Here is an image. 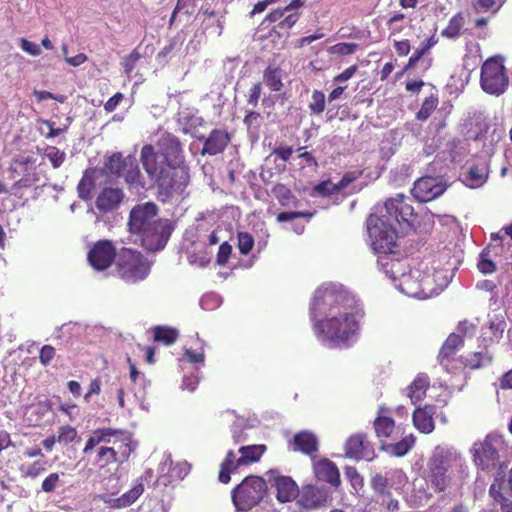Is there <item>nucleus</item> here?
Here are the masks:
<instances>
[{
  "mask_svg": "<svg viewBox=\"0 0 512 512\" xmlns=\"http://www.w3.org/2000/svg\"><path fill=\"white\" fill-rule=\"evenodd\" d=\"M275 196L279 199L281 204L287 205L290 199V191L284 185H278L273 190Z\"/></svg>",
  "mask_w": 512,
  "mask_h": 512,
  "instance_id": "obj_64",
  "label": "nucleus"
},
{
  "mask_svg": "<svg viewBox=\"0 0 512 512\" xmlns=\"http://www.w3.org/2000/svg\"><path fill=\"white\" fill-rule=\"evenodd\" d=\"M118 276L127 283L144 280L150 271V264L141 253L122 249L116 258Z\"/></svg>",
  "mask_w": 512,
  "mask_h": 512,
  "instance_id": "obj_11",
  "label": "nucleus"
},
{
  "mask_svg": "<svg viewBox=\"0 0 512 512\" xmlns=\"http://www.w3.org/2000/svg\"><path fill=\"white\" fill-rule=\"evenodd\" d=\"M221 300L215 294L204 295L200 300V305L204 310H213L220 306Z\"/></svg>",
  "mask_w": 512,
  "mask_h": 512,
  "instance_id": "obj_58",
  "label": "nucleus"
},
{
  "mask_svg": "<svg viewBox=\"0 0 512 512\" xmlns=\"http://www.w3.org/2000/svg\"><path fill=\"white\" fill-rule=\"evenodd\" d=\"M266 489L264 479L248 476L233 490L232 501L238 510L248 511L262 500Z\"/></svg>",
  "mask_w": 512,
  "mask_h": 512,
  "instance_id": "obj_12",
  "label": "nucleus"
},
{
  "mask_svg": "<svg viewBox=\"0 0 512 512\" xmlns=\"http://www.w3.org/2000/svg\"><path fill=\"white\" fill-rule=\"evenodd\" d=\"M404 198L403 194H397L388 199L367 219L368 234L376 253H396L398 235L395 226L413 215L412 206L405 203Z\"/></svg>",
  "mask_w": 512,
  "mask_h": 512,
  "instance_id": "obj_3",
  "label": "nucleus"
},
{
  "mask_svg": "<svg viewBox=\"0 0 512 512\" xmlns=\"http://www.w3.org/2000/svg\"><path fill=\"white\" fill-rule=\"evenodd\" d=\"M144 487L142 484H136L128 492L124 493L121 497L110 499L107 501L114 508H124L134 503L139 496L143 493Z\"/></svg>",
  "mask_w": 512,
  "mask_h": 512,
  "instance_id": "obj_31",
  "label": "nucleus"
},
{
  "mask_svg": "<svg viewBox=\"0 0 512 512\" xmlns=\"http://www.w3.org/2000/svg\"><path fill=\"white\" fill-rule=\"evenodd\" d=\"M487 177V166L485 163H480L469 168L463 178V183L470 188H479L487 181Z\"/></svg>",
  "mask_w": 512,
  "mask_h": 512,
  "instance_id": "obj_27",
  "label": "nucleus"
},
{
  "mask_svg": "<svg viewBox=\"0 0 512 512\" xmlns=\"http://www.w3.org/2000/svg\"><path fill=\"white\" fill-rule=\"evenodd\" d=\"M491 356L487 351L475 352L465 358V365L471 369H478L491 362Z\"/></svg>",
  "mask_w": 512,
  "mask_h": 512,
  "instance_id": "obj_38",
  "label": "nucleus"
},
{
  "mask_svg": "<svg viewBox=\"0 0 512 512\" xmlns=\"http://www.w3.org/2000/svg\"><path fill=\"white\" fill-rule=\"evenodd\" d=\"M178 123L184 133H190L194 128L202 124V119L189 111H183L179 114Z\"/></svg>",
  "mask_w": 512,
  "mask_h": 512,
  "instance_id": "obj_37",
  "label": "nucleus"
},
{
  "mask_svg": "<svg viewBox=\"0 0 512 512\" xmlns=\"http://www.w3.org/2000/svg\"><path fill=\"white\" fill-rule=\"evenodd\" d=\"M153 335L155 341L171 345L178 338V331L167 326H157L153 329Z\"/></svg>",
  "mask_w": 512,
  "mask_h": 512,
  "instance_id": "obj_34",
  "label": "nucleus"
},
{
  "mask_svg": "<svg viewBox=\"0 0 512 512\" xmlns=\"http://www.w3.org/2000/svg\"><path fill=\"white\" fill-rule=\"evenodd\" d=\"M467 476V465L462 455L453 447L437 446L428 461V479L434 492L459 486Z\"/></svg>",
  "mask_w": 512,
  "mask_h": 512,
  "instance_id": "obj_4",
  "label": "nucleus"
},
{
  "mask_svg": "<svg viewBox=\"0 0 512 512\" xmlns=\"http://www.w3.org/2000/svg\"><path fill=\"white\" fill-rule=\"evenodd\" d=\"M141 56L137 49L133 50L129 55L123 58L122 66L124 69V72L127 75H130V73L134 70L136 64L140 60Z\"/></svg>",
  "mask_w": 512,
  "mask_h": 512,
  "instance_id": "obj_53",
  "label": "nucleus"
},
{
  "mask_svg": "<svg viewBox=\"0 0 512 512\" xmlns=\"http://www.w3.org/2000/svg\"><path fill=\"white\" fill-rule=\"evenodd\" d=\"M490 496L494 501L496 512H512V502L506 499L501 493L496 484L490 487Z\"/></svg>",
  "mask_w": 512,
  "mask_h": 512,
  "instance_id": "obj_35",
  "label": "nucleus"
},
{
  "mask_svg": "<svg viewBox=\"0 0 512 512\" xmlns=\"http://www.w3.org/2000/svg\"><path fill=\"white\" fill-rule=\"evenodd\" d=\"M40 123L48 129L47 133H44L43 130L41 129V133L44 134L45 137L49 139V138L56 137V136L60 135L61 133H63L64 131H66L70 125V119L67 118V123L61 128L54 127V122H52L50 120H41Z\"/></svg>",
  "mask_w": 512,
  "mask_h": 512,
  "instance_id": "obj_51",
  "label": "nucleus"
},
{
  "mask_svg": "<svg viewBox=\"0 0 512 512\" xmlns=\"http://www.w3.org/2000/svg\"><path fill=\"white\" fill-rule=\"evenodd\" d=\"M160 479L166 485L175 480L183 479L190 471V464L186 461L174 463L170 456H167L160 464Z\"/></svg>",
  "mask_w": 512,
  "mask_h": 512,
  "instance_id": "obj_20",
  "label": "nucleus"
},
{
  "mask_svg": "<svg viewBox=\"0 0 512 512\" xmlns=\"http://www.w3.org/2000/svg\"><path fill=\"white\" fill-rule=\"evenodd\" d=\"M328 498L329 493L325 487L306 485L299 491L298 503L303 508L316 509L323 506Z\"/></svg>",
  "mask_w": 512,
  "mask_h": 512,
  "instance_id": "obj_18",
  "label": "nucleus"
},
{
  "mask_svg": "<svg viewBox=\"0 0 512 512\" xmlns=\"http://www.w3.org/2000/svg\"><path fill=\"white\" fill-rule=\"evenodd\" d=\"M480 84L482 89L491 95L499 96L507 90L509 78L501 57H491L484 62Z\"/></svg>",
  "mask_w": 512,
  "mask_h": 512,
  "instance_id": "obj_13",
  "label": "nucleus"
},
{
  "mask_svg": "<svg viewBox=\"0 0 512 512\" xmlns=\"http://www.w3.org/2000/svg\"><path fill=\"white\" fill-rule=\"evenodd\" d=\"M461 344L462 338L459 335L454 333L450 334L440 350L439 357L441 358V361H443L445 358H449V356L452 355L455 349L458 348Z\"/></svg>",
  "mask_w": 512,
  "mask_h": 512,
  "instance_id": "obj_41",
  "label": "nucleus"
},
{
  "mask_svg": "<svg viewBox=\"0 0 512 512\" xmlns=\"http://www.w3.org/2000/svg\"><path fill=\"white\" fill-rule=\"evenodd\" d=\"M310 317L317 338L330 348L345 347L358 330L355 299L341 286L326 284L314 293Z\"/></svg>",
  "mask_w": 512,
  "mask_h": 512,
  "instance_id": "obj_1",
  "label": "nucleus"
},
{
  "mask_svg": "<svg viewBox=\"0 0 512 512\" xmlns=\"http://www.w3.org/2000/svg\"><path fill=\"white\" fill-rule=\"evenodd\" d=\"M265 451L266 446L262 444L241 446L237 452L229 450L221 463L218 476L219 481L227 484L231 479V473L238 471L242 467L258 462Z\"/></svg>",
  "mask_w": 512,
  "mask_h": 512,
  "instance_id": "obj_10",
  "label": "nucleus"
},
{
  "mask_svg": "<svg viewBox=\"0 0 512 512\" xmlns=\"http://www.w3.org/2000/svg\"><path fill=\"white\" fill-rule=\"evenodd\" d=\"M229 142L230 136L227 131L215 129L205 139L202 154L216 155L221 153Z\"/></svg>",
  "mask_w": 512,
  "mask_h": 512,
  "instance_id": "obj_23",
  "label": "nucleus"
},
{
  "mask_svg": "<svg viewBox=\"0 0 512 512\" xmlns=\"http://www.w3.org/2000/svg\"><path fill=\"white\" fill-rule=\"evenodd\" d=\"M314 473L319 480L338 485L340 474L334 463L328 459H320L314 462Z\"/></svg>",
  "mask_w": 512,
  "mask_h": 512,
  "instance_id": "obj_25",
  "label": "nucleus"
},
{
  "mask_svg": "<svg viewBox=\"0 0 512 512\" xmlns=\"http://www.w3.org/2000/svg\"><path fill=\"white\" fill-rule=\"evenodd\" d=\"M159 153H155L158 163L165 167L184 165V156L180 141L170 133H163L158 140Z\"/></svg>",
  "mask_w": 512,
  "mask_h": 512,
  "instance_id": "obj_14",
  "label": "nucleus"
},
{
  "mask_svg": "<svg viewBox=\"0 0 512 512\" xmlns=\"http://www.w3.org/2000/svg\"><path fill=\"white\" fill-rule=\"evenodd\" d=\"M117 258L115 247L108 240L96 242L88 252V261L97 271L106 270Z\"/></svg>",
  "mask_w": 512,
  "mask_h": 512,
  "instance_id": "obj_15",
  "label": "nucleus"
},
{
  "mask_svg": "<svg viewBox=\"0 0 512 512\" xmlns=\"http://www.w3.org/2000/svg\"><path fill=\"white\" fill-rule=\"evenodd\" d=\"M337 184L331 180L323 181L313 189V195L326 196L338 192Z\"/></svg>",
  "mask_w": 512,
  "mask_h": 512,
  "instance_id": "obj_50",
  "label": "nucleus"
},
{
  "mask_svg": "<svg viewBox=\"0 0 512 512\" xmlns=\"http://www.w3.org/2000/svg\"><path fill=\"white\" fill-rule=\"evenodd\" d=\"M128 225L130 232L139 237L142 246L149 251L163 249L171 234L168 220L157 218V207L151 202L134 207Z\"/></svg>",
  "mask_w": 512,
  "mask_h": 512,
  "instance_id": "obj_5",
  "label": "nucleus"
},
{
  "mask_svg": "<svg viewBox=\"0 0 512 512\" xmlns=\"http://www.w3.org/2000/svg\"><path fill=\"white\" fill-rule=\"evenodd\" d=\"M264 83L270 88L272 91H280L283 83H282V73L278 68L268 67L264 72Z\"/></svg>",
  "mask_w": 512,
  "mask_h": 512,
  "instance_id": "obj_36",
  "label": "nucleus"
},
{
  "mask_svg": "<svg viewBox=\"0 0 512 512\" xmlns=\"http://www.w3.org/2000/svg\"><path fill=\"white\" fill-rule=\"evenodd\" d=\"M502 136V128L498 127L496 124H489L477 135L475 141L478 144H482L485 154L490 155Z\"/></svg>",
  "mask_w": 512,
  "mask_h": 512,
  "instance_id": "obj_24",
  "label": "nucleus"
},
{
  "mask_svg": "<svg viewBox=\"0 0 512 512\" xmlns=\"http://www.w3.org/2000/svg\"><path fill=\"white\" fill-rule=\"evenodd\" d=\"M122 177H124L127 184L131 187L139 191V188H143L144 184L141 181L140 170L138 166L135 164L134 159L129 160V164L127 169L124 170Z\"/></svg>",
  "mask_w": 512,
  "mask_h": 512,
  "instance_id": "obj_32",
  "label": "nucleus"
},
{
  "mask_svg": "<svg viewBox=\"0 0 512 512\" xmlns=\"http://www.w3.org/2000/svg\"><path fill=\"white\" fill-rule=\"evenodd\" d=\"M445 190L446 186L437 178L423 177L415 182L412 195L419 202H428L443 194Z\"/></svg>",
  "mask_w": 512,
  "mask_h": 512,
  "instance_id": "obj_17",
  "label": "nucleus"
},
{
  "mask_svg": "<svg viewBox=\"0 0 512 512\" xmlns=\"http://www.w3.org/2000/svg\"><path fill=\"white\" fill-rule=\"evenodd\" d=\"M253 245L254 239L249 233L241 232L238 234V248L242 254H248L253 248Z\"/></svg>",
  "mask_w": 512,
  "mask_h": 512,
  "instance_id": "obj_52",
  "label": "nucleus"
},
{
  "mask_svg": "<svg viewBox=\"0 0 512 512\" xmlns=\"http://www.w3.org/2000/svg\"><path fill=\"white\" fill-rule=\"evenodd\" d=\"M345 454L352 459H365L367 461L372 460L375 456L374 450L361 434L352 435L347 439L345 443Z\"/></svg>",
  "mask_w": 512,
  "mask_h": 512,
  "instance_id": "obj_19",
  "label": "nucleus"
},
{
  "mask_svg": "<svg viewBox=\"0 0 512 512\" xmlns=\"http://www.w3.org/2000/svg\"><path fill=\"white\" fill-rule=\"evenodd\" d=\"M430 481L424 478H416L413 481L412 498L415 505L428 502L432 497Z\"/></svg>",
  "mask_w": 512,
  "mask_h": 512,
  "instance_id": "obj_30",
  "label": "nucleus"
},
{
  "mask_svg": "<svg viewBox=\"0 0 512 512\" xmlns=\"http://www.w3.org/2000/svg\"><path fill=\"white\" fill-rule=\"evenodd\" d=\"M358 48L355 43H337L329 48L330 53L339 55L353 54Z\"/></svg>",
  "mask_w": 512,
  "mask_h": 512,
  "instance_id": "obj_54",
  "label": "nucleus"
},
{
  "mask_svg": "<svg viewBox=\"0 0 512 512\" xmlns=\"http://www.w3.org/2000/svg\"><path fill=\"white\" fill-rule=\"evenodd\" d=\"M19 46L24 52L34 57L39 56L42 53L41 48L37 43L25 38L19 39Z\"/></svg>",
  "mask_w": 512,
  "mask_h": 512,
  "instance_id": "obj_56",
  "label": "nucleus"
},
{
  "mask_svg": "<svg viewBox=\"0 0 512 512\" xmlns=\"http://www.w3.org/2000/svg\"><path fill=\"white\" fill-rule=\"evenodd\" d=\"M378 265L389 278L393 280L396 288L409 297L427 299L438 295L446 286L441 280L442 272L430 273L427 264L421 262L410 267L405 261L391 257L392 253H379Z\"/></svg>",
  "mask_w": 512,
  "mask_h": 512,
  "instance_id": "obj_2",
  "label": "nucleus"
},
{
  "mask_svg": "<svg viewBox=\"0 0 512 512\" xmlns=\"http://www.w3.org/2000/svg\"><path fill=\"white\" fill-rule=\"evenodd\" d=\"M477 267L483 274H492L496 270L495 263L489 258V254L486 251L480 254Z\"/></svg>",
  "mask_w": 512,
  "mask_h": 512,
  "instance_id": "obj_48",
  "label": "nucleus"
},
{
  "mask_svg": "<svg viewBox=\"0 0 512 512\" xmlns=\"http://www.w3.org/2000/svg\"><path fill=\"white\" fill-rule=\"evenodd\" d=\"M47 469V461L46 460H37L32 463H22L19 470L21 475L26 478H36L42 473H44Z\"/></svg>",
  "mask_w": 512,
  "mask_h": 512,
  "instance_id": "obj_33",
  "label": "nucleus"
},
{
  "mask_svg": "<svg viewBox=\"0 0 512 512\" xmlns=\"http://www.w3.org/2000/svg\"><path fill=\"white\" fill-rule=\"evenodd\" d=\"M463 25V17L457 14L451 18L448 26L442 31V35L450 39L456 38L460 34Z\"/></svg>",
  "mask_w": 512,
  "mask_h": 512,
  "instance_id": "obj_43",
  "label": "nucleus"
},
{
  "mask_svg": "<svg viewBox=\"0 0 512 512\" xmlns=\"http://www.w3.org/2000/svg\"><path fill=\"white\" fill-rule=\"evenodd\" d=\"M60 410L64 412L70 420H75L80 415V409L77 405L71 403H65L60 406Z\"/></svg>",
  "mask_w": 512,
  "mask_h": 512,
  "instance_id": "obj_63",
  "label": "nucleus"
},
{
  "mask_svg": "<svg viewBox=\"0 0 512 512\" xmlns=\"http://www.w3.org/2000/svg\"><path fill=\"white\" fill-rule=\"evenodd\" d=\"M318 440L316 436L308 431L297 433L293 438V450L305 454H312L317 451Z\"/></svg>",
  "mask_w": 512,
  "mask_h": 512,
  "instance_id": "obj_28",
  "label": "nucleus"
},
{
  "mask_svg": "<svg viewBox=\"0 0 512 512\" xmlns=\"http://www.w3.org/2000/svg\"><path fill=\"white\" fill-rule=\"evenodd\" d=\"M415 439L412 435L404 437L399 442L388 446L389 451L395 456H404L414 445Z\"/></svg>",
  "mask_w": 512,
  "mask_h": 512,
  "instance_id": "obj_42",
  "label": "nucleus"
},
{
  "mask_svg": "<svg viewBox=\"0 0 512 512\" xmlns=\"http://www.w3.org/2000/svg\"><path fill=\"white\" fill-rule=\"evenodd\" d=\"M391 414L392 411L390 408L384 405L379 406L373 425L377 437L382 441L392 437L394 434L395 422Z\"/></svg>",
  "mask_w": 512,
  "mask_h": 512,
  "instance_id": "obj_21",
  "label": "nucleus"
},
{
  "mask_svg": "<svg viewBox=\"0 0 512 512\" xmlns=\"http://www.w3.org/2000/svg\"><path fill=\"white\" fill-rule=\"evenodd\" d=\"M310 110L315 114H320L325 109V95L323 92L315 90L312 94L309 104Z\"/></svg>",
  "mask_w": 512,
  "mask_h": 512,
  "instance_id": "obj_49",
  "label": "nucleus"
},
{
  "mask_svg": "<svg viewBox=\"0 0 512 512\" xmlns=\"http://www.w3.org/2000/svg\"><path fill=\"white\" fill-rule=\"evenodd\" d=\"M129 160H132V158H123L121 154H114L109 158L106 166L111 173L122 176L124 170L128 167Z\"/></svg>",
  "mask_w": 512,
  "mask_h": 512,
  "instance_id": "obj_39",
  "label": "nucleus"
},
{
  "mask_svg": "<svg viewBox=\"0 0 512 512\" xmlns=\"http://www.w3.org/2000/svg\"><path fill=\"white\" fill-rule=\"evenodd\" d=\"M40 158H43V160L45 158L48 159L53 168H59L64 163L66 154L55 146H47L44 149L43 156H40Z\"/></svg>",
  "mask_w": 512,
  "mask_h": 512,
  "instance_id": "obj_40",
  "label": "nucleus"
},
{
  "mask_svg": "<svg viewBox=\"0 0 512 512\" xmlns=\"http://www.w3.org/2000/svg\"><path fill=\"white\" fill-rule=\"evenodd\" d=\"M77 437V431L74 427L69 425H64L59 427L57 442L63 445H67L73 442Z\"/></svg>",
  "mask_w": 512,
  "mask_h": 512,
  "instance_id": "obj_45",
  "label": "nucleus"
},
{
  "mask_svg": "<svg viewBox=\"0 0 512 512\" xmlns=\"http://www.w3.org/2000/svg\"><path fill=\"white\" fill-rule=\"evenodd\" d=\"M55 356V348L50 345H44L40 350V362L42 365L47 366L51 363Z\"/></svg>",
  "mask_w": 512,
  "mask_h": 512,
  "instance_id": "obj_60",
  "label": "nucleus"
},
{
  "mask_svg": "<svg viewBox=\"0 0 512 512\" xmlns=\"http://www.w3.org/2000/svg\"><path fill=\"white\" fill-rule=\"evenodd\" d=\"M141 162L150 178L157 183L163 196L168 198L184 192L190 180L189 170L185 165L165 167L162 162L158 163L151 145L142 148Z\"/></svg>",
  "mask_w": 512,
  "mask_h": 512,
  "instance_id": "obj_6",
  "label": "nucleus"
},
{
  "mask_svg": "<svg viewBox=\"0 0 512 512\" xmlns=\"http://www.w3.org/2000/svg\"><path fill=\"white\" fill-rule=\"evenodd\" d=\"M413 424L417 430L429 434L434 430V421L432 418V408H417L413 413Z\"/></svg>",
  "mask_w": 512,
  "mask_h": 512,
  "instance_id": "obj_29",
  "label": "nucleus"
},
{
  "mask_svg": "<svg viewBox=\"0 0 512 512\" xmlns=\"http://www.w3.org/2000/svg\"><path fill=\"white\" fill-rule=\"evenodd\" d=\"M438 104V99L436 97H428L424 100L421 105L420 110L417 113V119L421 121H425L429 118L431 113L435 110Z\"/></svg>",
  "mask_w": 512,
  "mask_h": 512,
  "instance_id": "obj_44",
  "label": "nucleus"
},
{
  "mask_svg": "<svg viewBox=\"0 0 512 512\" xmlns=\"http://www.w3.org/2000/svg\"><path fill=\"white\" fill-rule=\"evenodd\" d=\"M372 487L377 493L381 494L383 497H386L387 484L386 479L383 476H374L372 479Z\"/></svg>",
  "mask_w": 512,
  "mask_h": 512,
  "instance_id": "obj_61",
  "label": "nucleus"
},
{
  "mask_svg": "<svg viewBox=\"0 0 512 512\" xmlns=\"http://www.w3.org/2000/svg\"><path fill=\"white\" fill-rule=\"evenodd\" d=\"M268 481L276 489V498L282 503L294 500L298 494L297 484L288 476L279 475L275 470L267 473Z\"/></svg>",
  "mask_w": 512,
  "mask_h": 512,
  "instance_id": "obj_16",
  "label": "nucleus"
},
{
  "mask_svg": "<svg viewBox=\"0 0 512 512\" xmlns=\"http://www.w3.org/2000/svg\"><path fill=\"white\" fill-rule=\"evenodd\" d=\"M436 41L433 38H429L424 41L421 46L414 52V54L410 57L408 65L413 67L416 63L421 59V57L434 45Z\"/></svg>",
  "mask_w": 512,
  "mask_h": 512,
  "instance_id": "obj_47",
  "label": "nucleus"
},
{
  "mask_svg": "<svg viewBox=\"0 0 512 512\" xmlns=\"http://www.w3.org/2000/svg\"><path fill=\"white\" fill-rule=\"evenodd\" d=\"M506 451L505 440L498 434L487 435L485 439L475 442L470 449L474 464L483 471L496 469Z\"/></svg>",
  "mask_w": 512,
  "mask_h": 512,
  "instance_id": "obj_9",
  "label": "nucleus"
},
{
  "mask_svg": "<svg viewBox=\"0 0 512 512\" xmlns=\"http://www.w3.org/2000/svg\"><path fill=\"white\" fill-rule=\"evenodd\" d=\"M345 476L349 479L355 492L358 493L363 487V479L356 469L353 467H347L345 470Z\"/></svg>",
  "mask_w": 512,
  "mask_h": 512,
  "instance_id": "obj_55",
  "label": "nucleus"
},
{
  "mask_svg": "<svg viewBox=\"0 0 512 512\" xmlns=\"http://www.w3.org/2000/svg\"><path fill=\"white\" fill-rule=\"evenodd\" d=\"M189 362L194 364H203L204 352L201 349L199 352L186 349L183 358L180 359V363Z\"/></svg>",
  "mask_w": 512,
  "mask_h": 512,
  "instance_id": "obj_57",
  "label": "nucleus"
},
{
  "mask_svg": "<svg viewBox=\"0 0 512 512\" xmlns=\"http://www.w3.org/2000/svg\"><path fill=\"white\" fill-rule=\"evenodd\" d=\"M58 482L59 474L50 473L42 482V490L47 493L53 492L56 489Z\"/></svg>",
  "mask_w": 512,
  "mask_h": 512,
  "instance_id": "obj_59",
  "label": "nucleus"
},
{
  "mask_svg": "<svg viewBox=\"0 0 512 512\" xmlns=\"http://www.w3.org/2000/svg\"><path fill=\"white\" fill-rule=\"evenodd\" d=\"M2 194H4L5 196L2 197L1 199L0 213L13 210L16 205L15 201L12 199L6 184L0 181V195Z\"/></svg>",
  "mask_w": 512,
  "mask_h": 512,
  "instance_id": "obj_46",
  "label": "nucleus"
},
{
  "mask_svg": "<svg viewBox=\"0 0 512 512\" xmlns=\"http://www.w3.org/2000/svg\"><path fill=\"white\" fill-rule=\"evenodd\" d=\"M231 251H232V247L227 242L222 243L219 247V251L217 254V263L219 265L226 264L230 254H231Z\"/></svg>",
  "mask_w": 512,
  "mask_h": 512,
  "instance_id": "obj_62",
  "label": "nucleus"
},
{
  "mask_svg": "<svg viewBox=\"0 0 512 512\" xmlns=\"http://www.w3.org/2000/svg\"><path fill=\"white\" fill-rule=\"evenodd\" d=\"M124 198L121 189L106 187L96 198V207L101 213H108L118 208Z\"/></svg>",
  "mask_w": 512,
  "mask_h": 512,
  "instance_id": "obj_22",
  "label": "nucleus"
},
{
  "mask_svg": "<svg viewBox=\"0 0 512 512\" xmlns=\"http://www.w3.org/2000/svg\"><path fill=\"white\" fill-rule=\"evenodd\" d=\"M124 440V434L121 431L110 428L97 429L87 440L83 453L87 454L96 446L100 445L95 464L103 468L110 463L118 461V451L115 446L118 442L122 443Z\"/></svg>",
  "mask_w": 512,
  "mask_h": 512,
  "instance_id": "obj_8",
  "label": "nucleus"
},
{
  "mask_svg": "<svg viewBox=\"0 0 512 512\" xmlns=\"http://www.w3.org/2000/svg\"><path fill=\"white\" fill-rule=\"evenodd\" d=\"M429 385V377L424 373H420L407 387L405 395L410 399L412 404H417L425 397Z\"/></svg>",
  "mask_w": 512,
  "mask_h": 512,
  "instance_id": "obj_26",
  "label": "nucleus"
},
{
  "mask_svg": "<svg viewBox=\"0 0 512 512\" xmlns=\"http://www.w3.org/2000/svg\"><path fill=\"white\" fill-rule=\"evenodd\" d=\"M10 169L15 179L14 190L40 184L47 179L46 164L37 154L20 155L13 160Z\"/></svg>",
  "mask_w": 512,
  "mask_h": 512,
  "instance_id": "obj_7",
  "label": "nucleus"
}]
</instances>
